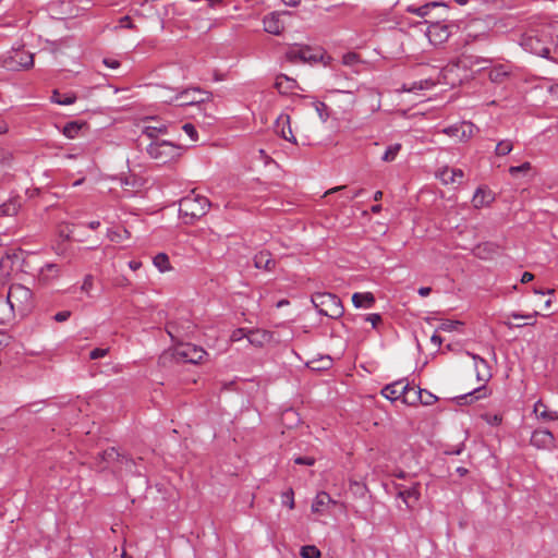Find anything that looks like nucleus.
Listing matches in <instances>:
<instances>
[{
    "label": "nucleus",
    "instance_id": "obj_1",
    "mask_svg": "<svg viewBox=\"0 0 558 558\" xmlns=\"http://www.w3.org/2000/svg\"><path fill=\"white\" fill-rule=\"evenodd\" d=\"M146 153L158 165H167L181 157L182 147L166 140H155L146 146Z\"/></svg>",
    "mask_w": 558,
    "mask_h": 558
},
{
    "label": "nucleus",
    "instance_id": "obj_2",
    "mask_svg": "<svg viewBox=\"0 0 558 558\" xmlns=\"http://www.w3.org/2000/svg\"><path fill=\"white\" fill-rule=\"evenodd\" d=\"M5 299L10 307H12L14 316L16 314L24 316L31 312L33 307V292L22 284H12L9 288Z\"/></svg>",
    "mask_w": 558,
    "mask_h": 558
},
{
    "label": "nucleus",
    "instance_id": "obj_3",
    "mask_svg": "<svg viewBox=\"0 0 558 558\" xmlns=\"http://www.w3.org/2000/svg\"><path fill=\"white\" fill-rule=\"evenodd\" d=\"M312 303L319 314L332 319L340 318L344 313L341 300L332 293L317 292L312 295Z\"/></svg>",
    "mask_w": 558,
    "mask_h": 558
},
{
    "label": "nucleus",
    "instance_id": "obj_4",
    "mask_svg": "<svg viewBox=\"0 0 558 558\" xmlns=\"http://www.w3.org/2000/svg\"><path fill=\"white\" fill-rule=\"evenodd\" d=\"M209 206V201L205 196L191 194L180 201L179 211L183 217H190L192 221L206 215Z\"/></svg>",
    "mask_w": 558,
    "mask_h": 558
},
{
    "label": "nucleus",
    "instance_id": "obj_5",
    "mask_svg": "<svg viewBox=\"0 0 558 558\" xmlns=\"http://www.w3.org/2000/svg\"><path fill=\"white\" fill-rule=\"evenodd\" d=\"M286 60L290 63H316L323 54L319 50L306 45H292L286 51Z\"/></svg>",
    "mask_w": 558,
    "mask_h": 558
},
{
    "label": "nucleus",
    "instance_id": "obj_6",
    "mask_svg": "<svg viewBox=\"0 0 558 558\" xmlns=\"http://www.w3.org/2000/svg\"><path fill=\"white\" fill-rule=\"evenodd\" d=\"M477 128L471 122H460L448 128H445L441 132L450 137H456L461 142L469 141L474 136Z\"/></svg>",
    "mask_w": 558,
    "mask_h": 558
},
{
    "label": "nucleus",
    "instance_id": "obj_7",
    "mask_svg": "<svg viewBox=\"0 0 558 558\" xmlns=\"http://www.w3.org/2000/svg\"><path fill=\"white\" fill-rule=\"evenodd\" d=\"M210 98V94L208 92L202 90L199 88H190L185 89L182 93L175 96L174 101L179 106H192L196 104L204 102Z\"/></svg>",
    "mask_w": 558,
    "mask_h": 558
},
{
    "label": "nucleus",
    "instance_id": "obj_8",
    "mask_svg": "<svg viewBox=\"0 0 558 558\" xmlns=\"http://www.w3.org/2000/svg\"><path fill=\"white\" fill-rule=\"evenodd\" d=\"M287 15H291L288 11L282 12H271L264 16L263 24L265 32L272 35H280L284 29V21L283 17Z\"/></svg>",
    "mask_w": 558,
    "mask_h": 558
},
{
    "label": "nucleus",
    "instance_id": "obj_9",
    "mask_svg": "<svg viewBox=\"0 0 558 558\" xmlns=\"http://www.w3.org/2000/svg\"><path fill=\"white\" fill-rule=\"evenodd\" d=\"M177 355L184 362L197 364L204 360L207 353L203 348L187 343L177 349Z\"/></svg>",
    "mask_w": 558,
    "mask_h": 558
},
{
    "label": "nucleus",
    "instance_id": "obj_10",
    "mask_svg": "<svg viewBox=\"0 0 558 558\" xmlns=\"http://www.w3.org/2000/svg\"><path fill=\"white\" fill-rule=\"evenodd\" d=\"M397 496L403 500L408 508L413 507L420 499V483L413 482L411 486L395 484Z\"/></svg>",
    "mask_w": 558,
    "mask_h": 558
},
{
    "label": "nucleus",
    "instance_id": "obj_11",
    "mask_svg": "<svg viewBox=\"0 0 558 558\" xmlns=\"http://www.w3.org/2000/svg\"><path fill=\"white\" fill-rule=\"evenodd\" d=\"M34 64V54L25 50H16L10 57L7 66L10 70L19 71L22 69H29Z\"/></svg>",
    "mask_w": 558,
    "mask_h": 558
},
{
    "label": "nucleus",
    "instance_id": "obj_12",
    "mask_svg": "<svg viewBox=\"0 0 558 558\" xmlns=\"http://www.w3.org/2000/svg\"><path fill=\"white\" fill-rule=\"evenodd\" d=\"M522 46L525 50H529L536 56L549 58L550 48L545 45L537 36L524 37Z\"/></svg>",
    "mask_w": 558,
    "mask_h": 558
},
{
    "label": "nucleus",
    "instance_id": "obj_13",
    "mask_svg": "<svg viewBox=\"0 0 558 558\" xmlns=\"http://www.w3.org/2000/svg\"><path fill=\"white\" fill-rule=\"evenodd\" d=\"M407 387H408V381L405 379H400V380H397L389 385H386L381 389V395L390 401L400 400L402 402V399L404 396V390Z\"/></svg>",
    "mask_w": 558,
    "mask_h": 558
},
{
    "label": "nucleus",
    "instance_id": "obj_14",
    "mask_svg": "<svg viewBox=\"0 0 558 558\" xmlns=\"http://www.w3.org/2000/svg\"><path fill=\"white\" fill-rule=\"evenodd\" d=\"M61 276V268L58 264L47 263L38 271L37 280L40 284L47 286L50 282L59 279Z\"/></svg>",
    "mask_w": 558,
    "mask_h": 558
},
{
    "label": "nucleus",
    "instance_id": "obj_15",
    "mask_svg": "<svg viewBox=\"0 0 558 558\" xmlns=\"http://www.w3.org/2000/svg\"><path fill=\"white\" fill-rule=\"evenodd\" d=\"M429 23L427 36L433 44H440L449 37V31L446 25H441L439 21H426Z\"/></svg>",
    "mask_w": 558,
    "mask_h": 558
},
{
    "label": "nucleus",
    "instance_id": "obj_16",
    "mask_svg": "<svg viewBox=\"0 0 558 558\" xmlns=\"http://www.w3.org/2000/svg\"><path fill=\"white\" fill-rule=\"evenodd\" d=\"M531 444L538 449H550L555 445V438L547 429H536L532 434Z\"/></svg>",
    "mask_w": 558,
    "mask_h": 558
},
{
    "label": "nucleus",
    "instance_id": "obj_17",
    "mask_svg": "<svg viewBox=\"0 0 558 558\" xmlns=\"http://www.w3.org/2000/svg\"><path fill=\"white\" fill-rule=\"evenodd\" d=\"M276 133L286 141L296 143V138L292 133L290 125V117L288 114H280L275 124Z\"/></svg>",
    "mask_w": 558,
    "mask_h": 558
},
{
    "label": "nucleus",
    "instance_id": "obj_18",
    "mask_svg": "<svg viewBox=\"0 0 558 558\" xmlns=\"http://www.w3.org/2000/svg\"><path fill=\"white\" fill-rule=\"evenodd\" d=\"M437 178L444 184H460L464 178V172L461 169L445 167L437 172Z\"/></svg>",
    "mask_w": 558,
    "mask_h": 558
},
{
    "label": "nucleus",
    "instance_id": "obj_19",
    "mask_svg": "<svg viewBox=\"0 0 558 558\" xmlns=\"http://www.w3.org/2000/svg\"><path fill=\"white\" fill-rule=\"evenodd\" d=\"M254 266L257 269H264L266 271H271L276 267V260L272 258L270 252L268 251H260L257 254H255L254 258Z\"/></svg>",
    "mask_w": 558,
    "mask_h": 558
},
{
    "label": "nucleus",
    "instance_id": "obj_20",
    "mask_svg": "<svg viewBox=\"0 0 558 558\" xmlns=\"http://www.w3.org/2000/svg\"><path fill=\"white\" fill-rule=\"evenodd\" d=\"M275 87L280 94H290L299 88V85L294 78L289 77L286 74H279L276 77Z\"/></svg>",
    "mask_w": 558,
    "mask_h": 558
},
{
    "label": "nucleus",
    "instance_id": "obj_21",
    "mask_svg": "<svg viewBox=\"0 0 558 558\" xmlns=\"http://www.w3.org/2000/svg\"><path fill=\"white\" fill-rule=\"evenodd\" d=\"M472 357L475 362V372L477 380L482 383L488 381L489 378L492 377V373L487 361L475 354H473Z\"/></svg>",
    "mask_w": 558,
    "mask_h": 558
},
{
    "label": "nucleus",
    "instance_id": "obj_22",
    "mask_svg": "<svg viewBox=\"0 0 558 558\" xmlns=\"http://www.w3.org/2000/svg\"><path fill=\"white\" fill-rule=\"evenodd\" d=\"M330 504H336V501L332 500V498L326 492H319L316 495L311 509L314 513H323L326 507Z\"/></svg>",
    "mask_w": 558,
    "mask_h": 558
},
{
    "label": "nucleus",
    "instance_id": "obj_23",
    "mask_svg": "<svg viewBox=\"0 0 558 558\" xmlns=\"http://www.w3.org/2000/svg\"><path fill=\"white\" fill-rule=\"evenodd\" d=\"M352 303L355 307L371 308L375 303V298L371 292H355L352 295Z\"/></svg>",
    "mask_w": 558,
    "mask_h": 558
},
{
    "label": "nucleus",
    "instance_id": "obj_24",
    "mask_svg": "<svg viewBox=\"0 0 558 558\" xmlns=\"http://www.w3.org/2000/svg\"><path fill=\"white\" fill-rule=\"evenodd\" d=\"M271 338V335L266 330H248L247 340L251 344L255 347H262L266 342H268Z\"/></svg>",
    "mask_w": 558,
    "mask_h": 558
},
{
    "label": "nucleus",
    "instance_id": "obj_25",
    "mask_svg": "<svg viewBox=\"0 0 558 558\" xmlns=\"http://www.w3.org/2000/svg\"><path fill=\"white\" fill-rule=\"evenodd\" d=\"M167 132V125L162 123L147 124L143 128L142 134L150 138L151 141L160 140L159 135Z\"/></svg>",
    "mask_w": 558,
    "mask_h": 558
},
{
    "label": "nucleus",
    "instance_id": "obj_26",
    "mask_svg": "<svg viewBox=\"0 0 558 558\" xmlns=\"http://www.w3.org/2000/svg\"><path fill=\"white\" fill-rule=\"evenodd\" d=\"M421 388L411 386L408 383V387L404 390V396L402 399V403L407 405H416L418 404V401L421 400Z\"/></svg>",
    "mask_w": 558,
    "mask_h": 558
},
{
    "label": "nucleus",
    "instance_id": "obj_27",
    "mask_svg": "<svg viewBox=\"0 0 558 558\" xmlns=\"http://www.w3.org/2000/svg\"><path fill=\"white\" fill-rule=\"evenodd\" d=\"M510 74V71L508 69L507 65L505 64H499L497 66H494L490 71H489V80L494 83H501L505 81L506 77H508Z\"/></svg>",
    "mask_w": 558,
    "mask_h": 558
},
{
    "label": "nucleus",
    "instance_id": "obj_28",
    "mask_svg": "<svg viewBox=\"0 0 558 558\" xmlns=\"http://www.w3.org/2000/svg\"><path fill=\"white\" fill-rule=\"evenodd\" d=\"M534 413L538 418H542L544 421H553L558 418L557 413L549 411L542 401H537L534 404Z\"/></svg>",
    "mask_w": 558,
    "mask_h": 558
},
{
    "label": "nucleus",
    "instance_id": "obj_29",
    "mask_svg": "<svg viewBox=\"0 0 558 558\" xmlns=\"http://www.w3.org/2000/svg\"><path fill=\"white\" fill-rule=\"evenodd\" d=\"M20 206L21 204L17 198L9 199L8 202L0 205V217L16 215Z\"/></svg>",
    "mask_w": 558,
    "mask_h": 558
},
{
    "label": "nucleus",
    "instance_id": "obj_30",
    "mask_svg": "<svg viewBox=\"0 0 558 558\" xmlns=\"http://www.w3.org/2000/svg\"><path fill=\"white\" fill-rule=\"evenodd\" d=\"M12 307H10L5 298L0 296V325H4L14 318Z\"/></svg>",
    "mask_w": 558,
    "mask_h": 558
},
{
    "label": "nucleus",
    "instance_id": "obj_31",
    "mask_svg": "<svg viewBox=\"0 0 558 558\" xmlns=\"http://www.w3.org/2000/svg\"><path fill=\"white\" fill-rule=\"evenodd\" d=\"M51 100L58 105H72L76 100V96L73 93H60L59 90H53Z\"/></svg>",
    "mask_w": 558,
    "mask_h": 558
},
{
    "label": "nucleus",
    "instance_id": "obj_32",
    "mask_svg": "<svg viewBox=\"0 0 558 558\" xmlns=\"http://www.w3.org/2000/svg\"><path fill=\"white\" fill-rule=\"evenodd\" d=\"M490 201H492L490 193L483 189H477L473 196V205L476 208H480V207L484 206L485 204H488Z\"/></svg>",
    "mask_w": 558,
    "mask_h": 558
},
{
    "label": "nucleus",
    "instance_id": "obj_33",
    "mask_svg": "<svg viewBox=\"0 0 558 558\" xmlns=\"http://www.w3.org/2000/svg\"><path fill=\"white\" fill-rule=\"evenodd\" d=\"M435 8H444V9H447V4L445 2H439V1H432V2H428L424 5H421V7H417V16H421V17H425L429 14L430 10L432 9H435Z\"/></svg>",
    "mask_w": 558,
    "mask_h": 558
},
{
    "label": "nucleus",
    "instance_id": "obj_34",
    "mask_svg": "<svg viewBox=\"0 0 558 558\" xmlns=\"http://www.w3.org/2000/svg\"><path fill=\"white\" fill-rule=\"evenodd\" d=\"M401 147L402 146L399 143H396V144H392V145L388 146L386 151L381 156V160L385 161V162L393 161L397 158L399 151L401 150Z\"/></svg>",
    "mask_w": 558,
    "mask_h": 558
},
{
    "label": "nucleus",
    "instance_id": "obj_35",
    "mask_svg": "<svg viewBox=\"0 0 558 558\" xmlns=\"http://www.w3.org/2000/svg\"><path fill=\"white\" fill-rule=\"evenodd\" d=\"M153 263L161 272H165L170 269V262L165 253L157 254L154 257Z\"/></svg>",
    "mask_w": 558,
    "mask_h": 558
},
{
    "label": "nucleus",
    "instance_id": "obj_36",
    "mask_svg": "<svg viewBox=\"0 0 558 558\" xmlns=\"http://www.w3.org/2000/svg\"><path fill=\"white\" fill-rule=\"evenodd\" d=\"M513 148V143L510 140H502L497 143L495 154L497 156H506L510 154Z\"/></svg>",
    "mask_w": 558,
    "mask_h": 558
},
{
    "label": "nucleus",
    "instance_id": "obj_37",
    "mask_svg": "<svg viewBox=\"0 0 558 558\" xmlns=\"http://www.w3.org/2000/svg\"><path fill=\"white\" fill-rule=\"evenodd\" d=\"M461 326H462V323L459 320L445 319L440 323L437 330L450 332V331L457 330Z\"/></svg>",
    "mask_w": 558,
    "mask_h": 558
},
{
    "label": "nucleus",
    "instance_id": "obj_38",
    "mask_svg": "<svg viewBox=\"0 0 558 558\" xmlns=\"http://www.w3.org/2000/svg\"><path fill=\"white\" fill-rule=\"evenodd\" d=\"M487 396V390L485 388V386H480L477 388H475L472 392H469L464 396L461 397V399H464L465 402H468V399L469 398H472L471 400L475 399V400H478V399H483Z\"/></svg>",
    "mask_w": 558,
    "mask_h": 558
},
{
    "label": "nucleus",
    "instance_id": "obj_39",
    "mask_svg": "<svg viewBox=\"0 0 558 558\" xmlns=\"http://www.w3.org/2000/svg\"><path fill=\"white\" fill-rule=\"evenodd\" d=\"M300 554L303 558H320V551L314 545L303 546Z\"/></svg>",
    "mask_w": 558,
    "mask_h": 558
},
{
    "label": "nucleus",
    "instance_id": "obj_40",
    "mask_svg": "<svg viewBox=\"0 0 558 558\" xmlns=\"http://www.w3.org/2000/svg\"><path fill=\"white\" fill-rule=\"evenodd\" d=\"M281 504L287 506L290 510L294 509V492L292 488H289L281 494Z\"/></svg>",
    "mask_w": 558,
    "mask_h": 558
},
{
    "label": "nucleus",
    "instance_id": "obj_41",
    "mask_svg": "<svg viewBox=\"0 0 558 558\" xmlns=\"http://www.w3.org/2000/svg\"><path fill=\"white\" fill-rule=\"evenodd\" d=\"M80 130L81 126L76 122H69L63 128V134L69 138H74Z\"/></svg>",
    "mask_w": 558,
    "mask_h": 558
},
{
    "label": "nucleus",
    "instance_id": "obj_42",
    "mask_svg": "<svg viewBox=\"0 0 558 558\" xmlns=\"http://www.w3.org/2000/svg\"><path fill=\"white\" fill-rule=\"evenodd\" d=\"M532 169V165L529 161L523 162L520 166H512L509 168V173L512 177H517L519 173H526Z\"/></svg>",
    "mask_w": 558,
    "mask_h": 558
},
{
    "label": "nucleus",
    "instance_id": "obj_43",
    "mask_svg": "<svg viewBox=\"0 0 558 558\" xmlns=\"http://www.w3.org/2000/svg\"><path fill=\"white\" fill-rule=\"evenodd\" d=\"M539 315L538 312H533L531 314H526V315H523V314H519V313H511V317L514 318V319H519V318H524V319H529L527 323H525L524 325H535L536 320L535 318Z\"/></svg>",
    "mask_w": 558,
    "mask_h": 558
},
{
    "label": "nucleus",
    "instance_id": "obj_44",
    "mask_svg": "<svg viewBox=\"0 0 558 558\" xmlns=\"http://www.w3.org/2000/svg\"><path fill=\"white\" fill-rule=\"evenodd\" d=\"M420 396H421V400L418 401V403L424 404V405H430L437 399L433 393H430L429 391H427L425 389H421Z\"/></svg>",
    "mask_w": 558,
    "mask_h": 558
},
{
    "label": "nucleus",
    "instance_id": "obj_45",
    "mask_svg": "<svg viewBox=\"0 0 558 558\" xmlns=\"http://www.w3.org/2000/svg\"><path fill=\"white\" fill-rule=\"evenodd\" d=\"M12 268V256L7 255L0 258V269L3 274L9 275Z\"/></svg>",
    "mask_w": 558,
    "mask_h": 558
},
{
    "label": "nucleus",
    "instance_id": "obj_46",
    "mask_svg": "<svg viewBox=\"0 0 558 558\" xmlns=\"http://www.w3.org/2000/svg\"><path fill=\"white\" fill-rule=\"evenodd\" d=\"M247 336H248V330L244 329V328H239V329H235L232 331L231 336H230V340L232 342H236V341H240L244 338L247 339Z\"/></svg>",
    "mask_w": 558,
    "mask_h": 558
},
{
    "label": "nucleus",
    "instance_id": "obj_47",
    "mask_svg": "<svg viewBox=\"0 0 558 558\" xmlns=\"http://www.w3.org/2000/svg\"><path fill=\"white\" fill-rule=\"evenodd\" d=\"M342 62L344 65H354L360 62V57L355 52H348L343 56Z\"/></svg>",
    "mask_w": 558,
    "mask_h": 558
},
{
    "label": "nucleus",
    "instance_id": "obj_48",
    "mask_svg": "<svg viewBox=\"0 0 558 558\" xmlns=\"http://www.w3.org/2000/svg\"><path fill=\"white\" fill-rule=\"evenodd\" d=\"M182 130L185 132L186 135H189V137L192 140V141H197V131L195 129V126L192 124V123H185L183 126H182Z\"/></svg>",
    "mask_w": 558,
    "mask_h": 558
},
{
    "label": "nucleus",
    "instance_id": "obj_49",
    "mask_svg": "<svg viewBox=\"0 0 558 558\" xmlns=\"http://www.w3.org/2000/svg\"><path fill=\"white\" fill-rule=\"evenodd\" d=\"M93 283H94L93 276L92 275H86L84 277L83 283L81 286V290L88 294L90 292V290L93 289Z\"/></svg>",
    "mask_w": 558,
    "mask_h": 558
},
{
    "label": "nucleus",
    "instance_id": "obj_50",
    "mask_svg": "<svg viewBox=\"0 0 558 558\" xmlns=\"http://www.w3.org/2000/svg\"><path fill=\"white\" fill-rule=\"evenodd\" d=\"M108 351L109 350L107 348H96L90 351L89 359L97 360V359L104 357L108 354Z\"/></svg>",
    "mask_w": 558,
    "mask_h": 558
},
{
    "label": "nucleus",
    "instance_id": "obj_51",
    "mask_svg": "<svg viewBox=\"0 0 558 558\" xmlns=\"http://www.w3.org/2000/svg\"><path fill=\"white\" fill-rule=\"evenodd\" d=\"M434 85V82L432 81H424V82H420V83H414L410 88H408L407 90L408 92H414L416 89H424V88H428L430 86Z\"/></svg>",
    "mask_w": 558,
    "mask_h": 558
},
{
    "label": "nucleus",
    "instance_id": "obj_52",
    "mask_svg": "<svg viewBox=\"0 0 558 558\" xmlns=\"http://www.w3.org/2000/svg\"><path fill=\"white\" fill-rule=\"evenodd\" d=\"M365 320L371 323L373 328H376L378 324L381 322V316L377 313L367 314L365 316Z\"/></svg>",
    "mask_w": 558,
    "mask_h": 558
},
{
    "label": "nucleus",
    "instance_id": "obj_53",
    "mask_svg": "<svg viewBox=\"0 0 558 558\" xmlns=\"http://www.w3.org/2000/svg\"><path fill=\"white\" fill-rule=\"evenodd\" d=\"M294 463L302 465H313L315 463V459L313 457H298L294 459Z\"/></svg>",
    "mask_w": 558,
    "mask_h": 558
},
{
    "label": "nucleus",
    "instance_id": "obj_54",
    "mask_svg": "<svg viewBox=\"0 0 558 558\" xmlns=\"http://www.w3.org/2000/svg\"><path fill=\"white\" fill-rule=\"evenodd\" d=\"M71 316V312L70 311H62V312H58L54 316H53V319L58 323H63L65 320H68Z\"/></svg>",
    "mask_w": 558,
    "mask_h": 558
},
{
    "label": "nucleus",
    "instance_id": "obj_55",
    "mask_svg": "<svg viewBox=\"0 0 558 558\" xmlns=\"http://www.w3.org/2000/svg\"><path fill=\"white\" fill-rule=\"evenodd\" d=\"M119 25L120 27H124V28H134V24L132 23L130 16L125 15V16H122L120 20H119Z\"/></svg>",
    "mask_w": 558,
    "mask_h": 558
},
{
    "label": "nucleus",
    "instance_id": "obj_56",
    "mask_svg": "<svg viewBox=\"0 0 558 558\" xmlns=\"http://www.w3.org/2000/svg\"><path fill=\"white\" fill-rule=\"evenodd\" d=\"M52 250L54 251V253H56L58 256H65V255H66V247H65L61 242H57V243L52 246Z\"/></svg>",
    "mask_w": 558,
    "mask_h": 558
},
{
    "label": "nucleus",
    "instance_id": "obj_57",
    "mask_svg": "<svg viewBox=\"0 0 558 558\" xmlns=\"http://www.w3.org/2000/svg\"><path fill=\"white\" fill-rule=\"evenodd\" d=\"M102 62L110 69H118L120 66V62L116 59L105 58Z\"/></svg>",
    "mask_w": 558,
    "mask_h": 558
},
{
    "label": "nucleus",
    "instance_id": "obj_58",
    "mask_svg": "<svg viewBox=\"0 0 558 558\" xmlns=\"http://www.w3.org/2000/svg\"><path fill=\"white\" fill-rule=\"evenodd\" d=\"M320 363H322V365L317 366V369L330 367L332 361H331V359L329 356H326V357L320 360ZM313 368L316 369L315 366H313Z\"/></svg>",
    "mask_w": 558,
    "mask_h": 558
},
{
    "label": "nucleus",
    "instance_id": "obj_59",
    "mask_svg": "<svg viewBox=\"0 0 558 558\" xmlns=\"http://www.w3.org/2000/svg\"><path fill=\"white\" fill-rule=\"evenodd\" d=\"M533 279H534V275L529 271H525V272H523V275L521 277V282L527 283V282L532 281Z\"/></svg>",
    "mask_w": 558,
    "mask_h": 558
},
{
    "label": "nucleus",
    "instance_id": "obj_60",
    "mask_svg": "<svg viewBox=\"0 0 558 558\" xmlns=\"http://www.w3.org/2000/svg\"><path fill=\"white\" fill-rule=\"evenodd\" d=\"M430 341L432 343H434V345H436L437 348H439L442 343V339L440 336H438L437 333H434L432 337H430Z\"/></svg>",
    "mask_w": 558,
    "mask_h": 558
},
{
    "label": "nucleus",
    "instance_id": "obj_61",
    "mask_svg": "<svg viewBox=\"0 0 558 558\" xmlns=\"http://www.w3.org/2000/svg\"><path fill=\"white\" fill-rule=\"evenodd\" d=\"M120 454L116 451L114 448H111L109 450H106L105 451V457L108 458V459H113V458H118Z\"/></svg>",
    "mask_w": 558,
    "mask_h": 558
},
{
    "label": "nucleus",
    "instance_id": "obj_62",
    "mask_svg": "<svg viewBox=\"0 0 558 558\" xmlns=\"http://www.w3.org/2000/svg\"><path fill=\"white\" fill-rule=\"evenodd\" d=\"M417 292H418V294L421 296L425 298V296L430 294L432 288H429V287H421Z\"/></svg>",
    "mask_w": 558,
    "mask_h": 558
},
{
    "label": "nucleus",
    "instance_id": "obj_63",
    "mask_svg": "<svg viewBox=\"0 0 558 558\" xmlns=\"http://www.w3.org/2000/svg\"><path fill=\"white\" fill-rule=\"evenodd\" d=\"M59 238L62 239V241H69L71 238V231L60 230Z\"/></svg>",
    "mask_w": 558,
    "mask_h": 558
},
{
    "label": "nucleus",
    "instance_id": "obj_64",
    "mask_svg": "<svg viewBox=\"0 0 558 558\" xmlns=\"http://www.w3.org/2000/svg\"><path fill=\"white\" fill-rule=\"evenodd\" d=\"M533 292H534L535 294H542V295H545V294H553V293H554V290L548 289V290L544 291V290H542V289L534 288V289H533Z\"/></svg>",
    "mask_w": 558,
    "mask_h": 558
}]
</instances>
